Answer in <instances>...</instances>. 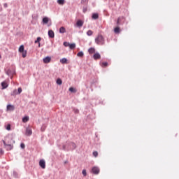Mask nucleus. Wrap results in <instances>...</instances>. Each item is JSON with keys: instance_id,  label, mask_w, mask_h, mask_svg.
I'll return each mask as SVG.
<instances>
[{"instance_id": "obj_27", "label": "nucleus", "mask_w": 179, "mask_h": 179, "mask_svg": "<svg viewBox=\"0 0 179 179\" xmlns=\"http://www.w3.org/2000/svg\"><path fill=\"white\" fill-rule=\"evenodd\" d=\"M56 83L57 85H62V80H61V78H58L56 81Z\"/></svg>"}, {"instance_id": "obj_7", "label": "nucleus", "mask_w": 179, "mask_h": 179, "mask_svg": "<svg viewBox=\"0 0 179 179\" xmlns=\"http://www.w3.org/2000/svg\"><path fill=\"white\" fill-rule=\"evenodd\" d=\"M32 134H33V131H31V128L26 129L25 135H27V136H31Z\"/></svg>"}, {"instance_id": "obj_16", "label": "nucleus", "mask_w": 179, "mask_h": 179, "mask_svg": "<svg viewBox=\"0 0 179 179\" xmlns=\"http://www.w3.org/2000/svg\"><path fill=\"white\" fill-rule=\"evenodd\" d=\"M20 52L22 54V58H26V57H27V50H24Z\"/></svg>"}, {"instance_id": "obj_4", "label": "nucleus", "mask_w": 179, "mask_h": 179, "mask_svg": "<svg viewBox=\"0 0 179 179\" xmlns=\"http://www.w3.org/2000/svg\"><path fill=\"white\" fill-rule=\"evenodd\" d=\"M125 22V17H120L117 19V24L120 25V24H122V23Z\"/></svg>"}, {"instance_id": "obj_29", "label": "nucleus", "mask_w": 179, "mask_h": 179, "mask_svg": "<svg viewBox=\"0 0 179 179\" xmlns=\"http://www.w3.org/2000/svg\"><path fill=\"white\" fill-rule=\"evenodd\" d=\"M92 19H94V20L99 19V14H97V13H94V14L92 15Z\"/></svg>"}, {"instance_id": "obj_36", "label": "nucleus", "mask_w": 179, "mask_h": 179, "mask_svg": "<svg viewBox=\"0 0 179 179\" xmlns=\"http://www.w3.org/2000/svg\"><path fill=\"white\" fill-rule=\"evenodd\" d=\"M93 156H94V157H97V156H99V152H97L96 151L94 152H93Z\"/></svg>"}, {"instance_id": "obj_31", "label": "nucleus", "mask_w": 179, "mask_h": 179, "mask_svg": "<svg viewBox=\"0 0 179 179\" xmlns=\"http://www.w3.org/2000/svg\"><path fill=\"white\" fill-rule=\"evenodd\" d=\"M93 35V31L92 30H88L87 31V36H92Z\"/></svg>"}, {"instance_id": "obj_42", "label": "nucleus", "mask_w": 179, "mask_h": 179, "mask_svg": "<svg viewBox=\"0 0 179 179\" xmlns=\"http://www.w3.org/2000/svg\"><path fill=\"white\" fill-rule=\"evenodd\" d=\"M74 112H75L76 114H78V113H79V110L76 109V110H74Z\"/></svg>"}, {"instance_id": "obj_43", "label": "nucleus", "mask_w": 179, "mask_h": 179, "mask_svg": "<svg viewBox=\"0 0 179 179\" xmlns=\"http://www.w3.org/2000/svg\"><path fill=\"white\" fill-rule=\"evenodd\" d=\"M3 6H4V8H8V3H5L3 4Z\"/></svg>"}, {"instance_id": "obj_19", "label": "nucleus", "mask_w": 179, "mask_h": 179, "mask_svg": "<svg viewBox=\"0 0 179 179\" xmlns=\"http://www.w3.org/2000/svg\"><path fill=\"white\" fill-rule=\"evenodd\" d=\"M19 52H22L23 51H24V45H22L20 46L19 49H18Z\"/></svg>"}, {"instance_id": "obj_34", "label": "nucleus", "mask_w": 179, "mask_h": 179, "mask_svg": "<svg viewBox=\"0 0 179 179\" xmlns=\"http://www.w3.org/2000/svg\"><path fill=\"white\" fill-rule=\"evenodd\" d=\"M82 173H83V175L84 176V177H86V176H87L86 169L83 170Z\"/></svg>"}, {"instance_id": "obj_25", "label": "nucleus", "mask_w": 179, "mask_h": 179, "mask_svg": "<svg viewBox=\"0 0 179 179\" xmlns=\"http://www.w3.org/2000/svg\"><path fill=\"white\" fill-rule=\"evenodd\" d=\"M69 92H71V93H76V89H75L74 87H70L69 88Z\"/></svg>"}, {"instance_id": "obj_39", "label": "nucleus", "mask_w": 179, "mask_h": 179, "mask_svg": "<svg viewBox=\"0 0 179 179\" xmlns=\"http://www.w3.org/2000/svg\"><path fill=\"white\" fill-rule=\"evenodd\" d=\"M20 148H21V149H24V148H25L24 143H22L20 144Z\"/></svg>"}, {"instance_id": "obj_3", "label": "nucleus", "mask_w": 179, "mask_h": 179, "mask_svg": "<svg viewBox=\"0 0 179 179\" xmlns=\"http://www.w3.org/2000/svg\"><path fill=\"white\" fill-rule=\"evenodd\" d=\"M3 145L6 150H12V149H13V144H7L6 141H4Z\"/></svg>"}, {"instance_id": "obj_10", "label": "nucleus", "mask_w": 179, "mask_h": 179, "mask_svg": "<svg viewBox=\"0 0 179 179\" xmlns=\"http://www.w3.org/2000/svg\"><path fill=\"white\" fill-rule=\"evenodd\" d=\"M15 106L13 105H7V111H13Z\"/></svg>"}, {"instance_id": "obj_18", "label": "nucleus", "mask_w": 179, "mask_h": 179, "mask_svg": "<svg viewBox=\"0 0 179 179\" xmlns=\"http://www.w3.org/2000/svg\"><path fill=\"white\" fill-rule=\"evenodd\" d=\"M61 64H67L68 59L66 58H62L60 59Z\"/></svg>"}, {"instance_id": "obj_45", "label": "nucleus", "mask_w": 179, "mask_h": 179, "mask_svg": "<svg viewBox=\"0 0 179 179\" xmlns=\"http://www.w3.org/2000/svg\"><path fill=\"white\" fill-rule=\"evenodd\" d=\"M0 153H1V155L3 153V150H0Z\"/></svg>"}, {"instance_id": "obj_35", "label": "nucleus", "mask_w": 179, "mask_h": 179, "mask_svg": "<svg viewBox=\"0 0 179 179\" xmlns=\"http://www.w3.org/2000/svg\"><path fill=\"white\" fill-rule=\"evenodd\" d=\"M83 13H86L87 12V7H83Z\"/></svg>"}, {"instance_id": "obj_14", "label": "nucleus", "mask_w": 179, "mask_h": 179, "mask_svg": "<svg viewBox=\"0 0 179 179\" xmlns=\"http://www.w3.org/2000/svg\"><path fill=\"white\" fill-rule=\"evenodd\" d=\"M42 22H43V23H44V24H47V23H48V22H50V19H48V17H45L43 18Z\"/></svg>"}, {"instance_id": "obj_38", "label": "nucleus", "mask_w": 179, "mask_h": 179, "mask_svg": "<svg viewBox=\"0 0 179 179\" xmlns=\"http://www.w3.org/2000/svg\"><path fill=\"white\" fill-rule=\"evenodd\" d=\"M107 65H108V63H107V62H103L101 64V66H107Z\"/></svg>"}, {"instance_id": "obj_15", "label": "nucleus", "mask_w": 179, "mask_h": 179, "mask_svg": "<svg viewBox=\"0 0 179 179\" xmlns=\"http://www.w3.org/2000/svg\"><path fill=\"white\" fill-rule=\"evenodd\" d=\"M59 33H61L62 34H63L64 33H66V29H65V27H61L59 28Z\"/></svg>"}, {"instance_id": "obj_8", "label": "nucleus", "mask_w": 179, "mask_h": 179, "mask_svg": "<svg viewBox=\"0 0 179 179\" xmlns=\"http://www.w3.org/2000/svg\"><path fill=\"white\" fill-rule=\"evenodd\" d=\"M39 166L41 169H45V161L44 159H41L39 162Z\"/></svg>"}, {"instance_id": "obj_24", "label": "nucleus", "mask_w": 179, "mask_h": 179, "mask_svg": "<svg viewBox=\"0 0 179 179\" xmlns=\"http://www.w3.org/2000/svg\"><path fill=\"white\" fill-rule=\"evenodd\" d=\"M57 3L59 5H64L65 4V0H57Z\"/></svg>"}, {"instance_id": "obj_37", "label": "nucleus", "mask_w": 179, "mask_h": 179, "mask_svg": "<svg viewBox=\"0 0 179 179\" xmlns=\"http://www.w3.org/2000/svg\"><path fill=\"white\" fill-rule=\"evenodd\" d=\"M6 129H7V131H10V124H7Z\"/></svg>"}, {"instance_id": "obj_6", "label": "nucleus", "mask_w": 179, "mask_h": 179, "mask_svg": "<svg viewBox=\"0 0 179 179\" xmlns=\"http://www.w3.org/2000/svg\"><path fill=\"white\" fill-rule=\"evenodd\" d=\"M43 64H50V62H51V57L47 56L46 57L43 58Z\"/></svg>"}, {"instance_id": "obj_40", "label": "nucleus", "mask_w": 179, "mask_h": 179, "mask_svg": "<svg viewBox=\"0 0 179 179\" xmlns=\"http://www.w3.org/2000/svg\"><path fill=\"white\" fill-rule=\"evenodd\" d=\"M17 93H18V94H20V93H22V87L18 88Z\"/></svg>"}, {"instance_id": "obj_11", "label": "nucleus", "mask_w": 179, "mask_h": 179, "mask_svg": "<svg viewBox=\"0 0 179 179\" xmlns=\"http://www.w3.org/2000/svg\"><path fill=\"white\" fill-rule=\"evenodd\" d=\"M94 59H100L101 58V55L99 52H96L93 56Z\"/></svg>"}, {"instance_id": "obj_32", "label": "nucleus", "mask_w": 179, "mask_h": 179, "mask_svg": "<svg viewBox=\"0 0 179 179\" xmlns=\"http://www.w3.org/2000/svg\"><path fill=\"white\" fill-rule=\"evenodd\" d=\"M41 41V38L38 37L37 39L35 41V44H37V43H40Z\"/></svg>"}, {"instance_id": "obj_12", "label": "nucleus", "mask_w": 179, "mask_h": 179, "mask_svg": "<svg viewBox=\"0 0 179 179\" xmlns=\"http://www.w3.org/2000/svg\"><path fill=\"white\" fill-rule=\"evenodd\" d=\"M8 85L9 84H8L7 81H3L1 83L2 89H6V87H8Z\"/></svg>"}, {"instance_id": "obj_5", "label": "nucleus", "mask_w": 179, "mask_h": 179, "mask_svg": "<svg viewBox=\"0 0 179 179\" xmlns=\"http://www.w3.org/2000/svg\"><path fill=\"white\" fill-rule=\"evenodd\" d=\"M92 171L93 174H99L100 173V169H99V167L94 166L92 169Z\"/></svg>"}, {"instance_id": "obj_26", "label": "nucleus", "mask_w": 179, "mask_h": 179, "mask_svg": "<svg viewBox=\"0 0 179 179\" xmlns=\"http://www.w3.org/2000/svg\"><path fill=\"white\" fill-rule=\"evenodd\" d=\"M70 146H71V148L72 150L76 149V144H75V143H71L70 144Z\"/></svg>"}, {"instance_id": "obj_23", "label": "nucleus", "mask_w": 179, "mask_h": 179, "mask_svg": "<svg viewBox=\"0 0 179 179\" xmlns=\"http://www.w3.org/2000/svg\"><path fill=\"white\" fill-rule=\"evenodd\" d=\"M29 120V116H25L22 118V122H27Z\"/></svg>"}, {"instance_id": "obj_48", "label": "nucleus", "mask_w": 179, "mask_h": 179, "mask_svg": "<svg viewBox=\"0 0 179 179\" xmlns=\"http://www.w3.org/2000/svg\"><path fill=\"white\" fill-rule=\"evenodd\" d=\"M1 55H0V59H1Z\"/></svg>"}, {"instance_id": "obj_20", "label": "nucleus", "mask_w": 179, "mask_h": 179, "mask_svg": "<svg viewBox=\"0 0 179 179\" xmlns=\"http://www.w3.org/2000/svg\"><path fill=\"white\" fill-rule=\"evenodd\" d=\"M83 55H85V54L83 53V52L80 51L77 54V57H79L80 58H83Z\"/></svg>"}, {"instance_id": "obj_30", "label": "nucleus", "mask_w": 179, "mask_h": 179, "mask_svg": "<svg viewBox=\"0 0 179 179\" xmlns=\"http://www.w3.org/2000/svg\"><path fill=\"white\" fill-rule=\"evenodd\" d=\"M114 31H115V33H116V34L120 33V27H115V28L114 29Z\"/></svg>"}, {"instance_id": "obj_13", "label": "nucleus", "mask_w": 179, "mask_h": 179, "mask_svg": "<svg viewBox=\"0 0 179 179\" xmlns=\"http://www.w3.org/2000/svg\"><path fill=\"white\" fill-rule=\"evenodd\" d=\"M76 26L77 27H82V26H83V21L81 20H78L76 22Z\"/></svg>"}, {"instance_id": "obj_1", "label": "nucleus", "mask_w": 179, "mask_h": 179, "mask_svg": "<svg viewBox=\"0 0 179 179\" xmlns=\"http://www.w3.org/2000/svg\"><path fill=\"white\" fill-rule=\"evenodd\" d=\"M95 43L96 44H98V45H103V44L106 43V41L104 40V37H103L102 35H98V36L95 38Z\"/></svg>"}, {"instance_id": "obj_22", "label": "nucleus", "mask_w": 179, "mask_h": 179, "mask_svg": "<svg viewBox=\"0 0 179 179\" xmlns=\"http://www.w3.org/2000/svg\"><path fill=\"white\" fill-rule=\"evenodd\" d=\"M13 73H15V72L10 71V70H8V71H6V75H8V76H10L13 75Z\"/></svg>"}, {"instance_id": "obj_9", "label": "nucleus", "mask_w": 179, "mask_h": 179, "mask_svg": "<svg viewBox=\"0 0 179 179\" xmlns=\"http://www.w3.org/2000/svg\"><path fill=\"white\" fill-rule=\"evenodd\" d=\"M48 36L50 38H54V37L55 36V34H54V31L52 30H49L48 31Z\"/></svg>"}, {"instance_id": "obj_41", "label": "nucleus", "mask_w": 179, "mask_h": 179, "mask_svg": "<svg viewBox=\"0 0 179 179\" xmlns=\"http://www.w3.org/2000/svg\"><path fill=\"white\" fill-rule=\"evenodd\" d=\"M89 0H81V3H86Z\"/></svg>"}, {"instance_id": "obj_2", "label": "nucleus", "mask_w": 179, "mask_h": 179, "mask_svg": "<svg viewBox=\"0 0 179 179\" xmlns=\"http://www.w3.org/2000/svg\"><path fill=\"white\" fill-rule=\"evenodd\" d=\"M4 142H6V143H7V144H13V143H15V141H13V138L12 137H10V136H6L5 138V140L3 141V143H4Z\"/></svg>"}, {"instance_id": "obj_21", "label": "nucleus", "mask_w": 179, "mask_h": 179, "mask_svg": "<svg viewBox=\"0 0 179 179\" xmlns=\"http://www.w3.org/2000/svg\"><path fill=\"white\" fill-rule=\"evenodd\" d=\"M69 48H70V50H73L76 47V44H75V43H70V45H69Z\"/></svg>"}, {"instance_id": "obj_46", "label": "nucleus", "mask_w": 179, "mask_h": 179, "mask_svg": "<svg viewBox=\"0 0 179 179\" xmlns=\"http://www.w3.org/2000/svg\"><path fill=\"white\" fill-rule=\"evenodd\" d=\"M65 149H66V148L65 147V145H63V150H65Z\"/></svg>"}, {"instance_id": "obj_44", "label": "nucleus", "mask_w": 179, "mask_h": 179, "mask_svg": "<svg viewBox=\"0 0 179 179\" xmlns=\"http://www.w3.org/2000/svg\"><path fill=\"white\" fill-rule=\"evenodd\" d=\"M45 127H41V131H45Z\"/></svg>"}, {"instance_id": "obj_47", "label": "nucleus", "mask_w": 179, "mask_h": 179, "mask_svg": "<svg viewBox=\"0 0 179 179\" xmlns=\"http://www.w3.org/2000/svg\"><path fill=\"white\" fill-rule=\"evenodd\" d=\"M38 47H41V43H38Z\"/></svg>"}, {"instance_id": "obj_33", "label": "nucleus", "mask_w": 179, "mask_h": 179, "mask_svg": "<svg viewBox=\"0 0 179 179\" xmlns=\"http://www.w3.org/2000/svg\"><path fill=\"white\" fill-rule=\"evenodd\" d=\"M70 44L69 42H64V47H69Z\"/></svg>"}, {"instance_id": "obj_17", "label": "nucleus", "mask_w": 179, "mask_h": 179, "mask_svg": "<svg viewBox=\"0 0 179 179\" xmlns=\"http://www.w3.org/2000/svg\"><path fill=\"white\" fill-rule=\"evenodd\" d=\"M88 52L90 54H94L96 52V49H94V48H90L88 50Z\"/></svg>"}, {"instance_id": "obj_28", "label": "nucleus", "mask_w": 179, "mask_h": 179, "mask_svg": "<svg viewBox=\"0 0 179 179\" xmlns=\"http://www.w3.org/2000/svg\"><path fill=\"white\" fill-rule=\"evenodd\" d=\"M17 94H19L17 92V90H14L11 94V96H16Z\"/></svg>"}]
</instances>
